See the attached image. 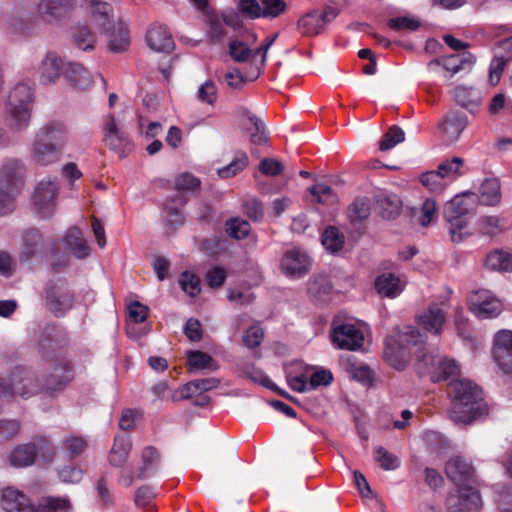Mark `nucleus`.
Listing matches in <instances>:
<instances>
[{"label":"nucleus","instance_id":"1","mask_svg":"<svg viewBox=\"0 0 512 512\" xmlns=\"http://www.w3.org/2000/svg\"><path fill=\"white\" fill-rule=\"evenodd\" d=\"M451 399L450 418L456 424L468 425L485 414L479 387L470 380H451L448 384Z\"/></svg>","mask_w":512,"mask_h":512},{"label":"nucleus","instance_id":"2","mask_svg":"<svg viewBox=\"0 0 512 512\" xmlns=\"http://www.w3.org/2000/svg\"><path fill=\"white\" fill-rule=\"evenodd\" d=\"M415 368L420 376H429L433 382L448 380L460 374L454 359L440 355L437 347L426 344L417 349Z\"/></svg>","mask_w":512,"mask_h":512},{"label":"nucleus","instance_id":"3","mask_svg":"<svg viewBox=\"0 0 512 512\" xmlns=\"http://www.w3.org/2000/svg\"><path fill=\"white\" fill-rule=\"evenodd\" d=\"M32 102L33 87L29 81L19 82L12 88L5 106L11 126L22 130L29 125Z\"/></svg>","mask_w":512,"mask_h":512},{"label":"nucleus","instance_id":"4","mask_svg":"<svg viewBox=\"0 0 512 512\" xmlns=\"http://www.w3.org/2000/svg\"><path fill=\"white\" fill-rule=\"evenodd\" d=\"M473 214V199L470 195L455 196L447 203L444 217L448 224L451 240L459 243L469 235L467 225Z\"/></svg>","mask_w":512,"mask_h":512},{"label":"nucleus","instance_id":"5","mask_svg":"<svg viewBox=\"0 0 512 512\" xmlns=\"http://www.w3.org/2000/svg\"><path fill=\"white\" fill-rule=\"evenodd\" d=\"M24 172L25 166L18 159H8L3 164L0 170V216L13 210Z\"/></svg>","mask_w":512,"mask_h":512},{"label":"nucleus","instance_id":"6","mask_svg":"<svg viewBox=\"0 0 512 512\" xmlns=\"http://www.w3.org/2000/svg\"><path fill=\"white\" fill-rule=\"evenodd\" d=\"M75 295L63 279L49 282L45 288V305L55 317H63L74 305Z\"/></svg>","mask_w":512,"mask_h":512},{"label":"nucleus","instance_id":"7","mask_svg":"<svg viewBox=\"0 0 512 512\" xmlns=\"http://www.w3.org/2000/svg\"><path fill=\"white\" fill-rule=\"evenodd\" d=\"M72 379V366L65 358L56 357L48 361L47 372L43 383H41V391L52 395L65 389Z\"/></svg>","mask_w":512,"mask_h":512},{"label":"nucleus","instance_id":"8","mask_svg":"<svg viewBox=\"0 0 512 512\" xmlns=\"http://www.w3.org/2000/svg\"><path fill=\"white\" fill-rule=\"evenodd\" d=\"M468 304L470 311L479 319L496 318L504 310L502 301L486 289L472 291Z\"/></svg>","mask_w":512,"mask_h":512},{"label":"nucleus","instance_id":"9","mask_svg":"<svg viewBox=\"0 0 512 512\" xmlns=\"http://www.w3.org/2000/svg\"><path fill=\"white\" fill-rule=\"evenodd\" d=\"M336 7L326 6L322 11L311 10L297 21V29L304 36H316L323 33L326 27L339 15Z\"/></svg>","mask_w":512,"mask_h":512},{"label":"nucleus","instance_id":"10","mask_svg":"<svg viewBox=\"0 0 512 512\" xmlns=\"http://www.w3.org/2000/svg\"><path fill=\"white\" fill-rule=\"evenodd\" d=\"M11 391V398L20 396L30 398L41 391V383L35 371L28 367L17 366L10 374V382L6 384Z\"/></svg>","mask_w":512,"mask_h":512},{"label":"nucleus","instance_id":"11","mask_svg":"<svg viewBox=\"0 0 512 512\" xmlns=\"http://www.w3.org/2000/svg\"><path fill=\"white\" fill-rule=\"evenodd\" d=\"M59 191L57 178L48 177L41 180L35 187L33 204L36 212L42 218L51 217L56 208Z\"/></svg>","mask_w":512,"mask_h":512},{"label":"nucleus","instance_id":"12","mask_svg":"<svg viewBox=\"0 0 512 512\" xmlns=\"http://www.w3.org/2000/svg\"><path fill=\"white\" fill-rule=\"evenodd\" d=\"M449 512H477L482 507L481 495L471 484L457 486L446 499Z\"/></svg>","mask_w":512,"mask_h":512},{"label":"nucleus","instance_id":"13","mask_svg":"<svg viewBox=\"0 0 512 512\" xmlns=\"http://www.w3.org/2000/svg\"><path fill=\"white\" fill-rule=\"evenodd\" d=\"M312 262L304 249L296 247L285 251L280 260V269L287 278L298 280L310 272Z\"/></svg>","mask_w":512,"mask_h":512},{"label":"nucleus","instance_id":"14","mask_svg":"<svg viewBox=\"0 0 512 512\" xmlns=\"http://www.w3.org/2000/svg\"><path fill=\"white\" fill-rule=\"evenodd\" d=\"M332 326L331 340L336 347L354 351L363 346V331L355 324L349 322L337 324L333 321Z\"/></svg>","mask_w":512,"mask_h":512},{"label":"nucleus","instance_id":"15","mask_svg":"<svg viewBox=\"0 0 512 512\" xmlns=\"http://www.w3.org/2000/svg\"><path fill=\"white\" fill-rule=\"evenodd\" d=\"M204 21L207 26L206 37L210 45L222 42L227 34L225 26H235L236 14L232 11L217 13L205 12Z\"/></svg>","mask_w":512,"mask_h":512},{"label":"nucleus","instance_id":"16","mask_svg":"<svg viewBox=\"0 0 512 512\" xmlns=\"http://www.w3.org/2000/svg\"><path fill=\"white\" fill-rule=\"evenodd\" d=\"M104 142L106 146L119 153L123 157L126 152L131 150V143L128 135L117 123L115 117L111 114L106 116L103 126Z\"/></svg>","mask_w":512,"mask_h":512},{"label":"nucleus","instance_id":"17","mask_svg":"<svg viewBox=\"0 0 512 512\" xmlns=\"http://www.w3.org/2000/svg\"><path fill=\"white\" fill-rule=\"evenodd\" d=\"M76 4V0H40L37 13L46 23L56 24L68 17Z\"/></svg>","mask_w":512,"mask_h":512},{"label":"nucleus","instance_id":"18","mask_svg":"<svg viewBox=\"0 0 512 512\" xmlns=\"http://www.w3.org/2000/svg\"><path fill=\"white\" fill-rule=\"evenodd\" d=\"M447 477L456 485L475 484L477 476L471 462L462 456L451 457L445 466Z\"/></svg>","mask_w":512,"mask_h":512},{"label":"nucleus","instance_id":"19","mask_svg":"<svg viewBox=\"0 0 512 512\" xmlns=\"http://www.w3.org/2000/svg\"><path fill=\"white\" fill-rule=\"evenodd\" d=\"M62 150L34 136L30 147V159L38 166H49L57 163Z\"/></svg>","mask_w":512,"mask_h":512},{"label":"nucleus","instance_id":"20","mask_svg":"<svg viewBox=\"0 0 512 512\" xmlns=\"http://www.w3.org/2000/svg\"><path fill=\"white\" fill-rule=\"evenodd\" d=\"M90 9L91 19L103 33H110L115 29L113 8L108 2L100 0H83Z\"/></svg>","mask_w":512,"mask_h":512},{"label":"nucleus","instance_id":"21","mask_svg":"<svg viewBox=\"0 0 512 512\" xmlns=\"http://www.w3.org/2000/svg\"><path fill=\"white\" fill-rule=\"evenodd\" d=\"M1 507L6 512H34L30 499L14 487H6L2 490Z\"/></svg>","mask_w":512,"mask_h":512},{"label":"nucleus","instance_id":"22","mask_svg":"<svg viewBox=\"0 0 512 512\" xmlns=\"http://www.w3.org/2000/svg\"><path fill=\"white\" fill-rule=\"evenodd\" d=\"M147 45L156 52L168 53L174 49V41L167 27L153 24L146 34Z\"/></svg>","mask_w":512,"mask_h":512},{"label":"nucleus","instance_id":"23","mask_svg":"<svg viewBox=\"0 0 512 512\" xmlns=\"http://www.w3.org/2000/svg\"><path fill=\"white\" fill-rule=\"evenodd\" d=\"M35 137L63 150L67 142V128L61 121H50L35 133Z\"/></svg>","mask_w":512,"mask_h":512},{"label":"nucleus","instance_id":"24","mask_svg":"<svg viewBox=\"0 0 512 512\" xmlns=\"http://www.w3.org/2000/svg\"><path fill=\"white\" fill-rule=\"evenodd\" d=\"M446 321L445 312L438 305H430L417 316V322L425 330L440 334Z\"/></svg>","mask_w":512,"mask_h":512},{"label":"nucleus","instance_id":"25","mask_svg":"<svg viewBox=\"0 0 512 512\" xmlns=\"http://www.w3.org/2000/svg\"><path fill=\"white\" fill-rule=\"evenodd\" d=\"M62 59L54 52H48L41 62L40 81L44 85L54 84L63 73Z\"/></svg>","mask_w":512,"mask_h":512},{"label":"nucleus","instance_id":"26","mask_svg":"<svg viewBox=\"0 0 512 512\" xmlns=\"http://www.w3.org/2000/svg\"><path fill=\"white\" fill-rule=\"evenodd\" d=\"M468 119L463 113H451L442 123V132L444 140L451 144L458 140L459 136L466 128Z\"/></svg>","mask_w":512,"mask_h":512},{"label":"nucleus","instance_id":"27","mask_svg":"<svg viewBox=\"0 0 512 512\" xmlns=\"http://www.w3.org/2000/svg\"><path fill=\"white\" fill-rule=\"evenodd\" d=\"M63 242L78 259H84L90 254V247L83 238L82 231L77 227H71L67 230Z\"/></svg>","mask_w":512,"mask_h":512},{"label":"nucleus","instance_id":"28","mask_svg":"<svg viewBox=\"0 0 512 512\" xmlns=\"http://www.w3.org/2000/svg\"><path fill=\"white\" fill-rule=\"evenodd\" d=\"M5 28L12 35H27L34 28V19L29 13L19 11L6 18Z\"/></svg>","mask_w":512,"mask_h":512},{"label":"nucleus","instance_id":"29","mask_svg":"<svg viewBox=\"0 0 512 512\" xmlns=\"http://www.w3.org/2000/svg\"><path fill=\"white\" fill-rule=\"evenodd\" d=\"M63 76L77 89H86L92 83L89 72L79 63H67L63 69Z\"/></svg>","mask_w":512,"mask_h":512},{"label":"nucleus","instance_id":"30","mask_svg":"<svg viewBox=\"0 0 512 512\" xmlns=\"http://www.w3.org/2000/svg\"><path fill=\"white\" fill-rule=\"evenodd\" d=\"M131 440L128 436L117 435L109 453V463L114 467H123L131 451Z\"/></svg>","mask_w":512,"mask_h":512},{"label":"nucleus","instance_id":"31","mask_svg":"<svg viewBox=\"0 0 512 512\" xmlns=\"http://www.w3.org/2000/svg\"><path fill=\"white\" fill-rule=\"evenodd\" d=\"M9 463L16 468L31 466L36 461V453L32 442L16 446L9 455Z\"/></svg>","mask_w":512,"mask_h":512},{"label":"nucleus","instance_id":"32","mask_svg":"<svg viewBox=\"0 0 512 512\" xmlns=\"http://www.w3.org/2000/svg\"><path fill=\"white\" fill-rule=\"evenodd\" d=\"M332 290L333 285L325 275H316L309 280L308 294L315 301L325 302L329 300Z\"/></svg>","mask_w":512,"mask_h":512},{"label":"nucleus","instance_id":"33","mask_svg":"<svg viewBox=\"0 0 512 512\" xmlns=\"http://www.w3.org/2000/svg\"><path fill=\"white\" fill-rule=\"evenodd\" d=\"M187 367L190 372L195 373L200 370L216 371L219 365L209 354L192 350L187 352Z\"/></svg>","mask_w":512,"mask_h":512},{"label":"nucleus","instance_id":"34","mask_svg":"<svg viewBox=\"0 0 512 512\" xmlns=\"http://www.w3.org/2000/svg\"><path fill=\"white\" fill-rule=\"evenodd\" d=\"M141 460L142 465L135 472L137 479L149 477L157 470L160 463V455L154 447L147 446L142 451Z\"/></svg>","mask_w":512,"mask_h":512},{"label":"nucleus","instance_id":"35","mask_svg":"<svg viewBox=\"0 0 512 512\" xmlns=\"http://www.w3.org/2000/svg\"><path fill=\"white\" fill-rule=\"evenodd\" d=\"M375 287L379 294L389 298L398 296L403 290L400 279L391 273L378 276L375 281Z\"/></svg>","mask_w":512,"mask_h":512},{"label":"nucleus","instance_id":"36","mask_svg":"<svg viewBox=\"0 0 512 512\" xmlns=\"http://www.w3.org/2000/svg\"><path fill=\"white\" fill-rule=\"evenodd\" d=\"M501 201L500 183L497 179H486L479 189V202L485 206H495Z\"/></svg>","mask_w":512,"mask_h":512},{"label":"nucleus","instance_id":"37","mask_svg":"<svg viewBox=\"0 0 512 512\" xmlns=\"http://www.w3.org/2000/svg\"><path fill=\"white\" fill-rule=\"evenodd\" d=\"M187 202V199L182 194H177L175 197L171 198L169 201L165 203V218L169 226L172 228H177L182 225L184 222V216L182 211L178 206L174 204L183 206Z\"/></svg>","mask_w":512,"mask_h":512},{"label":"nucleus","instance_id":"38","mask_svg":"<svg viewBox=\"0 0 512 512\" xmlns=\"http://www.w3.org/2000/svg\"><path fill=\"white\" fill-rule=\"evenodd\" d=\"M219 384L220 381L214 377L195 379L184 385L182 394L184 398H190L197 394H203L204 392L215 389Z\"/></svg>","mask_w":512,"mask_h":512},{"label":"nucleus","instance_id":"39","mask_svg":"<svg viewBox=\"0 0 512 512\" xmlns=\"http://www.w3.org/2000/svg\"><path fill=\"white\" fill-rule=\"evenodd\" d=\"M376 209L385 219L395 218L401 210V201L396 195L379 196L376 202Z\"/></svg>","mask_w":512,"mask_h":512},{"label":"nucleus","instance_id":"40","mask_svg":"<svg viewBox=\"0 0 512 512\" xmlns=\"http://www.w3.org/2000/svg\"><path fill=\"white\" fill-rule=\"evenodd\" d=\"M36 459L39 458L44 464H51L54 460L56 451L52 441L44 436H38L32 441Z\"/></svg>","mask_w":512,"mask_h":512},{"label":"nucleus","instance_id":"41","mask_svg":"<svg viewBox=\"0 0 512 512\" xmlns=\"http://www.w3.org/2000/svg\"><path fill=\"white\" fill-rule=\"evenodd\" d=\"M72 39L74 44L83 51L94 49L96 43L95 34L86 25L75 27L72 31Z\"/></svg>","mask_w":512,"mask_h":512},{"label":"nucleus","instance_id":"42","mask_svg":"<svg viewBox=\"0 0 512 512\" xmlns=\"http://www.w3.org/2000/svg\"><path fill=\"white\" fill-rule=\"evenodd\" d=\"M370 211V200L365 197H359L349 206L348 216L352 223H361L369 217Z\"/></svg>","mask_w":512,"mask_h":512},{"label":"nucleus","instance_id":"43","mask_svg":"<svg viewBox=\"0 0 512 512\" xmlns=\"http://www.w3.org/2000/svg\"><path fill=\"white\" fill-rule=\"evenodd\" d=\"M321 242L326 250L336 253L343 248L344 235L336 227L329 226L323 231Z\"/></svg>","mask_w":512,"mask_h":512},{"label":"nucleus","instance_id":"44","mask_svg":"<svg viewBox=\"0 0 512 512\" xmlns=\"http://www.w3.org/2000/svg\"><path fill=\"white\" fill-rule=\"evenodd\" d=\"M512 352V330L502 329L493 336L492 357Z\"/></svg>","mask_w":512,"mask_h":512},{"label":"nucleus","instance_id":"45","mask_svg":"<svg viewBox=\"0 0 512 512\" xmlns=\"http://www.w3.org/2000/svg\"><path fill=\"white\" fill-rule=\"evenodd\" d=\"M485 266L491 270L512 271V254L495 251L487 255Z\"/></svg>","mask_w":512,"mask_h":512},{"label":"nucleus","instance_id":"46","mask_svg":"<svg viewBox=\"0 0 512 512\" xmlns=\"http://www.w3.org/2000/svg\"><path fill=\"white\" fill-rule=\"evenodd\" d=\"M248 163L249 159L247 154L245 152H239L234 160H232L228 165L218 169L217 173L219 177L223 179L234 177L243 171L248 166Z\"/></svg>","mask_w":512,"mask_h":512},{"label":"nucleus","instance_id":"47","mask_svg":"<svg viewBox=\"0 0 512 512\" xmlns=\"http://www.w3.org/2000/svg\"><path fill=\"white\" fill-rule=\"evenodd\" d=\"M62 450L69 459H74L81 455L87 448V442L83 437L70 435L62 440Z\"/></svg>","mask_w":512,"mask_h":512},{"label":"nucleus","instance_id":"48","mask_svg":"<svg viewBox=\"0 0 512 512\" xmlns=\"http://www.w3.org/2000/svg\"><path fill=\"white\" fill-rule=\"evenodd\" d=\"M454 97L460 106L470 111H473V109L479 105L477 92L465 86L456 87L454 91Z\"/></svg>","mask_w":512,"mask_h":512},{"label":"nucleus","instance_id":"49","mask_svg":"<svg viewBox=\"0 0 512 512\" xmlns=\"http://www.w3.org/2000/svg\"><path fill=\"white\" fill-rule=\"evenodd\" d=\"M70 501L66 497H46L40 502L38 507L34 506V512H57L68 511Z\"/></svg>","mask_w":512,"mask_h":512},{"label":"nucleus","instance_id":"50","mask_svg":"<svg viewBox=\"0 0 512 512\" xmlns=\"http://www.w3.org/2000/svg\"><path fill=\"white\" fill-rule=\"evenodd\" d=\"M463 165H464V160L462 158L453 157L450 160L443 161L438 166L437 170L439 171V173L443 176V178L447 182H450V181L454 180L457 176L462 174L460 169L463 167Z\"/></svg>","mask_w":512,"mask_h":512},{"label":"nucleus","instance_id":"51","mask_svg":"<svg viewBox=\"0 0 512 512\" xmlns=\"http://www.w3.org/2000/svg\"><path fill=\"white\" fill-rule=\"evenodd\" d=\"M405 139V133L399 126H392L384 134L380 143L379 149L381 151H388L394 148L397 144L403 142Z\"/></svg>","mask_w":512,"mask_h":512},{"label":"nucleus","instance_id":"52","mask_svg":"<svg viewBox=\"0 0 512 512\" xmlns=\"http://www.w3.org/2000/svg\"><path fill=\"white\" fill-rule=\"evenodd\" d=\"M478 229L483 235H496L503 231L502 219L498 216H482L478 220Z\"/></svg>","mask_w":512,"mask_h":512},{"label":"nucleus","instance_id":"53","mask_svg":"<svg viewBox=\"0 0 512 512\" xmlns=\"http://www.w3.org/2000/svg\"><path fill=\"white\" fill-rule=\"evenodd\" d=\"M421 183L430 191L440 193L444 190L448 182L443 178L438 170L428 171L421 175Z\"/></svg>","mask_w":512,"mask_h":512},{"label":"nucleus","instance_id":"54","mask_svg":"<svg viewBox=\"0 0 512 512\" xmlns=\"http://www.w3.org/2000/svg\"><path fill=\"white\" fill-rule=\"evenodd\" d=\"M262 18L275 19L284 14L287 9V3L284 0H261Z\"/></svg>","mask_w":512,"mask_h":512},{"label":"nucleus","instance_id":"55","mask_svg":"<svg viewBox=\"0 0 512 512\" xmlns=\"http://www.w3.org/2000/svg\"><path fill=\"white\" fill-rule=\"evenodd\" d=\"M42 243V236L36 229H30L26 231L23 237L24 254L25 258L28 259L34 256L38 251Z\"/></svg>","mask_w":512,"mask_h":512},{"label":"nucleus","instance_id":"56","mask_svg":"<svg viewBox=\"0 0 512 512\" xmlns=\"http://www.w3.org/2000/svg\"><path fill=\"white\" fill-rule=\"evenodd\" d=\"M179 285L191 297L197 296L201 291V282L198 276L188 271L183 272L179 278Z\"/></svg>","mask_w":512,"mask_h":512},{"label":"nucleus","instance_id":"57","mask_svg":"<svg viewBox=\"0 0 512 512\" xmlns=\"http://www.w3.org/2000/svg\"><path fill=\"white\" fill-rule=\"evenodd\" d=\"M229 54L236 62H247L250 58L256 56L246 44L241 41H231L229 43Z\"/></svg>","mask_w":512,"mask_h":512},{"label":"nucleus","instance_id":"58","mask_svg":"<svg viewBox=\"0 0 512 512\" xmlns=\"http://www.w3.org/2000/svg\"><path fill=\"white\" fill-rule=\"evenodd\" d=\"M252 125L250 128V140L253 144L262 145L268 141V134L263 122L254 115L249 116Z\"/></svg>","mask_w":512,"mask_h":512},{"label":"nucleus","instance_id":"59","mask_svg":"<svg viewBox=\"0 0 512 512\" xmlns=\"http://www.w3.org/2000/svg\"><path fill=\"white\" fill-rule=\"evenodd\" d=\"M375 460L384 470H394L400 465L398 457L381 446L375 450Z\"/></svg>","mask_w":512,"mask_h":512},{"label":"nucleus","instance_id":"60","mask_svg":"<svg viewBox=\"0 0 512 512\" xmlns=\"http://www.w3.org/2000/svg\"><path fill=\"white\" fill-rule=\"evenodd\" d=\"M227 232L230 237L244 239L249 235L250 224L246 220L234 218L227 221Z\"/></svg>","mask_w":512,"mask_h":512},{"label":"nucleus","instance_id":"61","mask_svg":"<svg viewBox=\"0 0 512 512\" xmlns=\"http://www.w3.org/2000/svg\"><path fill=\"white\" fill-rule=\"evenodd\" d=\"M238 10L249 19L262 18V2L257 0H240Z\"/></svg>","mask_w":512,"mask_h":512},{"label":"nucleus","instance_id":"62","mask_svg":"<svg viewBox=\"0 0 512 512\" xmlns=\"http://www.w3.org/2000/svg\"><path fill=\"white\" fill-rule=\"evenodd\" d=\"M197 99L209 105H213L217 100V87L212 80H206L197 91Z\"/></svg>","mask_w":512,"mask_h":512},{"label":"nucleus","instance_id":"63","mask_svg":"<svg viewBox=\"0 0 512 512\" xmlns=\"http://www.w3.org/2000/svg\"><path fill=\"white\" fill-rule=\"evenodd\" d=\"M388 27L395 31H415L419 28V21L409 17L392 18L387 23Z\"/></svg>","mask_w":512,"mask_h":512},{"label":"nucleus","instance_id":"64","mask_svg":"<svg viewBox=\"0 0 512 512\" xmlns=\"http://www.w3.org/2000/svg\"><path fill=\"white\" fill-rule=\"evenodd\" d=\"M492 359L499 375L512 378V351L492 357Z\"/></svg>","mask_w":512,"mask_h":512}]
</instances>
